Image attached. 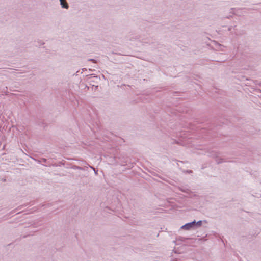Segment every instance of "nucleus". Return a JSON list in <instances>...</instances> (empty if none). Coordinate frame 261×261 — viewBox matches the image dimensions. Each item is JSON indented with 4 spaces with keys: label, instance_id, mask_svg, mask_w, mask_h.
I'll list each match as a JSON object with an SVG mask.
<instances>
[{
    "label": "nucleus",
    "instance_id": "2",
    "mask_svg": "<svg viewBox=\"0 0 261 261\" xmlns=\"http://www.w3.org/2000/svg\"><path fill=\"white\" fill-rule=\"evenodd\" d=\"M60 1L61 2V5L62 6L63 8H68V4L67 3L66 0H60Z\"/></svg>",
    "mask_w": 261,
    "mask_h": 261
},
{
    "label": "nucleus",
    "instance_id": "1",
    "mask_svg": "<svg viewBox=\"0 0 261 261\" xmlns=\"http://www.w3.org/2000/svg\"><path fill=\"white\" fill-rule=\"evenodd\" d=\"M195 225V222L193 221L191 223H187V224H185V225L182 226V228L186 229V230H189Z\"/></svg>",
    "mask_w": 261,
    "mask_h": 261
},
{
    "label": "nucleus",
    "instance_id": "3",
    "mask_svg": "<svg viewBox=\"0 0 261 261\" xmlns=\"http://www.w3.org/2000/svg\"><path fill=\"white\" fill-rule=\"evenodd\" d=\"M201 223V221H199L197 222V224H199V225H200Z\"/></svg>",
    "mask_w": 261,
    "mask_h": 261
}]
</instances>
